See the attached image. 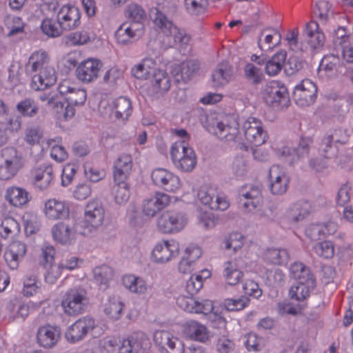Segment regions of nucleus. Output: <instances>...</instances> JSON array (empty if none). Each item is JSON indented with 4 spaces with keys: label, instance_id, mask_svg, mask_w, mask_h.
<instances>
[{
    "label": "nucleus",
    "instance_id": "nucleus-60",
    "mask_svg": "<svg viewBox=\"0 0 353 353\" xmlns=\"http://www.w3.org/2000/svg\"><path fill=\"white\" fill-rule=\"evenodd\" d=\"M199 223L205 229H211L214 228L219 221L218 216L210 212L200 211L197 216Z\"/></svg>",
    "mask_w": 353,
    "mask_h": 353
},
{
    "label": "nucleus",
    "instance_id": "nucleus-64",
    "mask_svg": "<svg viewBox=\"0 0 353 353\" xmlns=\"http://www.w3.org/2000/svg\"><path fill=\"white\" fill-rule=\"evenodd\" d=\"M244 344L249 352H258L262 350L263 347V340L262 338L258 337L253 332L247 334L245 336Z\"/></svg>",
    "mask_w": 353,
    "mask_h": 353
},
{
    "label": "nucleus",
    "instance_id": "nucleus-59",
    "mask_svg": "<svg viewBox=\"0 0 353 353\" xmlns=\"http://www.w3.org/2000/svg\"><path fill=\"white\" fill-rule=\"evenodd\" d=\"M54 15L52 12L46 10V18H50L48 25H46V35L50 37H57L60 36L63 30H65L62 27V25L59 23V20L56 19V21L52 19Z\"/></svg>",
    "mask_w": 353,
    "mask_h": 353
},
{
    "label": "nucleus",
    "instance_id": "nucleus-31",
    "mask_svg": "<svg viewBox=\"0 0 353 353\" xmlns=\"http://www.w3.org/2000/svg\"><path fill=\"white\" fill-rule=\"evenodd\" d=\"M243 264L240 259L228 261L223 264V277L227 285L235 286L243 277Z\"/></svg>",
    "mask_w": 353,
    "mask_h": 353
},
{
    "label": "nucleus",
    "instance_id": "nucleus-33",
    "mask_svg": "<svg viewBox=\"0 0 353 353\" xmlns=\"http://www.w3.org/2000/svg\"><path fill=\"white\" fill-rule=\"evenodd\" d=\"M26 254V246L21 242H12L4 253V259L11 270H17Z\"/></svg>",
    "mask_w": 353,
    "mask_h": 353
},
{
    "label": "nucleus",
    "instance_id": "nucleus-45",
    "mask_svg": "<svg viewBox=\"0 0 353 353\" xmlns=\"http://www.w3.org/2000/svg\"><path fill=\"white\" fill-rule=\"evenodd\" d=\"M287 52L285 50H280L274 54L265 63V70L268 76L277 75L282 70L286 60Z\"/></svg>",
    "mask_w": 353,
    "mask_h": 353
},
{
    "label": "nucleus",
    "instance_id": "nucleus-18",
    "mask_svg": "<svg viewBox=\"0 0 353 353\" xmlns=\"http://www.w3.org/2000/svg\"><path fill=\"white\" fill-rule=\"evenodd\" d=\"M96 327L95 320L88 316L81 317L70 325L65 332L66 341L75 343L82 341Z\"/></svg>",
    "mask_w": 353,
    "mask_h": 353
},
{
    "label": "nucleus",
    "instance_id": "nucleus-34",
    "mask_svg": "<svg viewBox=\"0 0 353 353\" xmlns=\"http://www.w3.org/2000/svg\"><path fill=\"white\" fill-rule=\"evenodd\" d=\"M111 114L123 121H127L132 112V105L130 99L125 97H120L113 99L109 103Z\"/></svg>",
    "mask_w": 353,
    "mask_h": 353
},
{
    "label": "nucleus",
    "instance_id": "nucleus-54",
    "mask_svg": "<svg viewBox=\"0 0 353 353\" xmlns=\"http://www.w3.org/2000/svg\"><path fill=\"white\" fill-rule=\"evenodd\" d=\"M314 253L319 257L329 259L334 254V245L331 241H323L316 243L313 247Z\"/></svg>",
    "mask_w": 353,
    "mask_h": 353
},
{
    "label": "nucleus",
    "instance_id": "nucleus-52",
    "mask_svg": "<svg viewBox=\"0 0 353 353\" xmlns=\"http://www.w3.org/2000/svg\"><path fill=\"white\" fill-rule=\"evenodd\" d=\"M249 304V299L245 296L238 298H227L222 302V307L228 311L236 312L242 310Z\"/></svg>",
    "mask_w": 353,
    "mask_h": 353
},
{
    "label": "nucleus",
    "instance_id": "nucleus-9",
    "mask_svg": "<svg viewBox=\"0 0 353 353\" xmlns=\"http://www.w3.org/2000/svg\"><path fill=\"white\" fill-rule=\"evenodd\" d=\"M88 303L85 290L72 288L67 290L63 295L61 306L65 315L76 316L84 312Z\"/></svg>",
    "mask_w": 353,
    "mask_h": 353
},
{
    "label": "nucleus",
    "instance_id": "nucleus-62",
    "mask_svg": "<svg viewBox=\"0 0 353 353\" xmlns=\"http://www.w3.org/2000/svg\"><path fill=\"white\" fill-rule=\"evenodd\" d=\"M48 145L51 148L50 156L53 159L61 162L66 159L67 152L63 147L59 145V139L48 141Z\"/></svg>",
    "mask_w": 353,
    "mask_h": 353
},
{
    "label": "nucleus",
    "instance_id": "nucleus-58",
    "mask_svg": "<svg viewBox=\"0 0 353 353\" xmlns=\"http://www.w3.org/2000/svg\"><path fill=\"white\" fill-rule=\"evenodd\" d=\"M245 77L254 84L260 83L263 79V72L261 66L253 63L245 65L244 68Z\"/></svg>",
    "mask_w": 353,
    "mask_h": 353
},
{
    "label": "nucleus",
    "instance_id": "nucleus-38",
    "mask_svg": "<svg viewBox=\"0 0 353 353\" xmlns=\"http://www.w3.org/2000/svg\"><path fill=\"white\" fill-rule=\"evenodd\" d=\"M69 205L63 201L52 199L46 201V216L48 219H65L69 216Z\"/></svg>",
    "mask_w": 353,
    "mask_h": 353
},
{
    "label": "nucleus",
    "instance_id": "nucleus-11",
    "mask_svg": "<svg viewBox=\"0 0 353 353\" xmlns=\"http://www.w3.org/2000/svg\"><path fill=\"white\" fill-rule=\"evenodd\" d=\"M150 177L152 183L166 192L177 193L183 186L180 176L175 172L163 168L152 170Z\"/></svg>",
    "mask_w": 353,
    "mask_h": 353
},
{
    "label": "nucleus",
    "instance_id": "nucleus-2",
    "mask_svg": "<svg viewBox=\"0 0 353 353\" xmlns=\"http://www.w3.org/2000/svg\"><path fill=\"white\" fill-rule=\"evenodd\" d=\"M61 97L67 101L65 105L61 97H52L48 101V107L56 119L61 122L71 119L75 114L72 105L81 106L84 105L87 99L85 89L77 86L69 81H61L58 87Z\"/></svg>",
    "mask_w": 353,
    "mask_h": 353
},
{
    "label": "nucleus",
    "instance_id": "nucleus-37",
    "mask_svg": "<svg viewBox=\"0 0 353 353\" xmlns=\"http://www.w3.org/2000/svg\"><path fill=\"white\" fill-rule=\"evenodd\" d=\"M148 341L142 332H137L124 339L119 347V353H138L142 345Z\"/></svg>",
    "mask_w": 353,
    "mask_h": 353
},
{
    "label": "nucleus",
    "instance_id": "nucleus-36",
    "mask_svg": "<svg viewBox=\"0 0 353 353\" xmlns=\"http://www.w3.org/2000/svg\"><path fill=\"white\" fill-rule=\"evenodd\" d=\"M14 154L9 159H6L3 164L0 165V179L9 180L13 178L23 166V158L17 154L15 150Z\"/></svg>",
    "mask_w": 353,
    "mask_h": 353
},
{
    "label": "nucleus",
    "instance_id": "nucleus-30",
    "mask_svg": "<svg viewBox=\"0 0 353 353\" xmlns=\"http://www.w3.org/2000/svg\"><path fill=\"white\" fill-rule=\"evenodd\" d=\"M281 42V34L277 28H265L258 37L259 48L263 52L272 51Z\"/></svg>",
    "mask_w": 353,
    "mask_h": 353
},
{
    "label": "nucleus",
    "instance_id": "nucleus-13",
    "mask_svg": "<svg viewBox=\"0 0 353 353\" xmlns=\"http://www.w3.org/2000/svg\"><path fill=\"white\" fill-rule=\"evenodd\" d=\"M55 252L53 247L46 245V270L50 269L46 274V282L53 283L61 275L62 269L72 270L79 266V260L76 256H70L65 263H61L59 265L53 264Z\"/></svg>",
    "mask_w": 353,
    "mask_h": 353
},
{
    "label": "nucleus",
    "instance_id": "nucleus-14",
    "mask_svg": "<svg viewBox=\"0 0 353 353\" xmlns=\"http://www.w3.org/2000/svg\"><path fill=\"white\" fill-rule=\"evenodd\" d=\"M268 188L273 195H283L289 188L290 176L286 169L279 165H272L268 172Z\"/></svg>",
    "mask_w": 353,
    "mask_h": 353
},
{
    "label": "nucleus",
    "instance_id": "nucleus-19",
    "mask_svg": "<svg viewBox=\"0 0 353 353\" xmlns=\"http://www.w3.org/2000/svg\"><path fill=\"white\" fill-rule=\"evenodd\" d=\"M239 201L245 212L254 211L263 203L261 188L254 184L242 186L239 191Z\"/></svg>",
    "mask_w": 353,
    "mask_h": 353
},
{
    "label": "nucleus",
    "instance_id": "nucleus-51",
    "mask_svg": "<svg viewBox=\"0 0 353 353\" xmlns=\"http://www.w3.org/2000/svg\"><path fill=\"white\" fill-rule=\"evenodd\" d=\"M290 273L296 281H305L307 279H315L310 269L303 263L294 262L290 267Z\"/></svg>",
    "mask_w": 353,
    "mask_h": 353
},
{
    "label": "nucleus",
    "instance_id": "nucleus-8",
    "mask_svg": "<svg viewBox=\"0 0 353 353\" xmlns=\"http://www.w3.org/2000/svg\"><path fill=\"white\" fill-rule=\"evenodd\" d=\"M104 219L105 209L101 201L99 199L88 201L84 208L81 234L87 235L95 232L102 226Z\"/></svg>",
    "mask_w": 353,
    "mask_h": 353
},
{
    "label": "nucleus",
    "instance_id": "nucleus-28",
    "mask_svg": "<svg viewBox=\"0 0 353 353\" xmlns=\"http://www.w3.org/2000/svg\"><path fill=\"white\" fill-rule=\"evenodd\" d=\"M133 167L132 157L130 154L120 155L114 162L113 177L114 183H124L129 179Z\"/></svg>",
    "mask_w": 353,
    "mask_h": 353
},
{
    "label": "nucleus",
    "instance_id": "nucleus-47",
    "mask_svg": "<svg viewBox=\"0 0 353 353\" xmlns=\"http://www.w3.org/2000/svg\"><path fill=\"white\" fill-rule=\"evenodd\" d=\"M211 276V272L208 269H203L199 273L191 275L186 283V290L190 295H194L202 288L203 281Z\"/></svg>",
    "mask_w": 353,
    "mask_h": 353
},
{
    "label": "nucleus",
    "instance_id": "nucleus-63",
    "mask_svg": "<svg viewBox=\"0 0 353 353\" xmlns=\"http://www.w3.org/2000/svg\"><path fill=\"white\" fill-rule=\"evenodd\" d=\"M299 30L297 27H294L287 31L284 41L288 47L293 51H297L301 49V43L299 39Z\"/></svg>",
    "mask_w": 353,
    "mask_h": 353
},
{
    "label": "nucleus",
    "instance_id": "nucleus-46",
    "mask_svg": "<svg viewBox=\"0 0 353 353\" xmlns=\"http://www.w3.org/2000/svg\"><path fill=\"white\" fill-rule=\"evenodd\" d=\"M264 259L270 263L285 266L290 260L287 250L281 248H268L263 254Z\"/></svg>",
    "mask_w": 353,
    "mask_h": 353
},
{
    "label": "nucleus",
    "instance_id": "nucleus-32",
    "mask_svg": "<svg viewBox=\"0 0 353 353\" xmlns=\"http://www.w3.org/2000/svg\"><path fill=\"white\" fill-rule=\"evenodd\" d=\"M182 332L185 338L193 341L205 342L209 339L207 327L194 320L188 321L182 325Z\"/></svg>",
    "mask_w": 353,
    "mask_h": 353
},
{
    "label": "nucleus",
    "instance_id": "nucleus-53",
    "mask_svg": "<svg viewBox=\"0 0 353 353\" xmlns=\"http://www.w3.org/2000/svg\"><path fill=\"white\" fill-rule=\"evenodd\" d=\"M89 40V34L85 30L73 32L64 37L65 44L69 46H82L87 43Z\"/></svg>",
    "mask_w": 353,
    "mask_h": 353
},
{
    "label": "nucleus",
    "instance_id": "nucleus-4",
    "mask_svg": "<svg viewBox=\"0 0 353 353\" xmlns=\"http://www.w3.org/2000/svg\"><path fill=\"white\" fill-rule=\"evenodd\" d=\"M132 75L141 80H150L156 94H161L170 88V81L165 70L157 68V61L153 58L145 57L131 69Z\"/></svg>",
    "mask_w": 353,
    "mask_h": 353
},
{
    "label": "nucleus",
    "instance_id": "nucleus-26",
    "mask_svg": "<svg viewBox=\"0 0 353 353\" xmlns=\"http://www.w3.org/2000/svg\"><path fill=\"white\" fill-rule=\"evenodd\" d=\"M79 226L71 228L64 223H58L52 229L53 239L62 245H70L81 234Z\"/></svg>",
    "mask_w": 353,
    "mask_h": 353
},
{
    "label": "nucleus",
    "instance_id": "nucleus-39",
    "mask_svg": "<svg viewBox=\"0 0 353 353\" xmlns=\"http://www.w3.org/2000/svg\"><path fill=\"white\" fill-rule=\"evenodd\" d=\"M308 45L312 49H318L323 46L325 37L323 32L319 29V24L311 21L306 23L304 29Z\"/></svg>",
    "mask_w": 353,
    "mask_h": 353
},
{
    "label": "nucleus",
    "instance_id": "nucleus-25",
    "mask_svg": "<svg viewBox=\"0 0 353 353\" xmlns=\"http://www.w3.org/2000/svg\"><path fill=\"white\" fill-rule=\"evenodd\" d=\"M171 201V196L165 192H157L154 196L143 202L142 212L146 216L153 217L165 208Z\"/></svg>",
    "mask_w": 353,
    "mask_h": 353
},
{
    "label": "nucleus",
    "instance_id": "nucleus-55",
    "mask_svg": "<svg viewBox=\"0 0 353 353\" xmlns=\"http://www.w3.org/2000/svg\"><path fill=\"white\" fill-rule=\"evenodd\" d=\"M113 274V270L107 265L96 267L93 270L94 278L100 285H106L112 279Z\"/></svg>",
    "mask_w": 353,
    "mask_h": 353
},
{
    "label": "nucleus",
    "instance_id": "nucleus-22",
    "mask_svg": "<svg viewBox=\"0 0 353 353\" xmlns=\"http://www.w3.org/2000/svg\"><path fill=\"white\" fill-rule=\"evenodd\" d=\"M317 93L316 84L310 79H305L299 82L294 88L293 98L296 104L301 107L312 104Z\"/></svg>",
    "mask_w": 353,
    "mask_h": 353
},
{
    "label": "nucleus",
    "instance_id": "nucleus-5",
    "mask_svg": "<svg viewBox=\"0 0 353 353\" xmlns=\"http://www.w3.org/2000/svg\"><path fill=\"white\" fill-rule=\"evenodd\" d=\"M152 19L155 26L165 35L168 47H176L183 54L191 51L190 37L183 30L174 26L162 12L156 10Z\"/></svg>",
    "mask_w": 353,
    "mask_h": 353
},
{
    "label": "nucleus",
    "instance_id": "nucleus-40",
    "mask_svg": "<svg viewBox=\"0 0 353 353\" xmlns=\"http://www.w3.org/2000/svg\"><path fill=\"white\" fill-rule=\"evenodd\" d=\"M316 287L315 279H307L304 281H297L296 283L291 286L289 295L291 299L298 301L306 299L310 292Z\"/></svg>",
    "mask_w": 353,
    "mask_h": 353
},
{
    "label": "nucleus",
    "instance_id": "nucleus-57",
    "mask_svg": "<svg viewBox=\"0 0 353 353\" xmlns=\"http://www.w3.org/2000/svg\"><path fill=\"white\" fill-rule=\"evenodd\" d=\"M125 16L132 21L130 23L143 24L146 14L141 6L136 3H131L126 8Z\"/></svg>",
    "mask_w": 353,
    "mask_h": 353
},
{
    "label": "nucleus",
    "instance_id": "nucleus-41",
    "mask_svg": "<svg viewBox=\"0 0 353 353\" xmlns=\"http://www.w3.org/2000/svg\"><path fill=\"white\" fill-rule=\"evenodd\" d=\"M197 61L189 60L180 64H174L172 67L171 72L177 81H188L192 75L198 70Z\"/></svg>",
    "mask_w": 353,
    "mask_h": 353
},
{
    "label": "nucleus",
    "instance_id": "nucleus-6",
    "mask_svg": "<svg viewBox=\"0 0 353 353\" xmlns=\"http://www.w3.org/2000/svg\"><path fill=\"white\" fill-rule=\"evenodd\" d=\"M58 8L57 0H46V10L56 16L65 30H70L79 26L81 12L79 9L71 4L63 5Z\"/></svg>",
    "mask_w": 353,
    "mask_h": 353
},
{
    "label": "nucleus",
    "instance_id": "nucleus-61",
    "mask_svg": "<svg viewBox=\"0 0 353 353\" xmlns=\"http://www.w3.org/2000/svg\"><path fill=\"white\" fill-rule=\"evenodd\" d=\"M117 189L114 193V199L117 204L125 203L130 198V186L127 181L124 183H115Z\"/></svg>",
    "mask_w": 353,
    "mask_h": 353
},
{
    "label": "nucleus",
    "instance_id": "nucleus-21",
    "mask_svg": "<svg viewBox=\"0 0 353 353\" xmlns=\"http://www.w3.org/2000/svg\"><path fill=\"white\" fill-rule=\"evenodd\" d=\"M312 140L310 137H302L300 140L299 147L292 149L290 145H283L276 148V155L290 164H294L299 159L307 157L310 152V145Z\"/></svg>",
    "mask_w": 353,
    "mask_h": 353
},
{
    "label": "nucleus",
    "instance_id": "nucleus-17",
    "mask_svg": "<svg viewBox=\"0 0 353 353\" xmlns=\"http://www.w3.org/2000/svg\"><path fill=\"white\" fill-rule=\"evenodd\" d=\"M311 210V204L307 201H299L292 203L281 220V226L284 228H294L310 214Z\"/></svg>",
    "mask_w": 353,
    "mask_h": 353
},
{
    "label": "nucleus",
    "instance_id": "nucleus-12",
    "mask_svg": "<svg viewBox=\"0 0 353 353\" xmlns=\"http://www.w3.org/2000/svg\"><path fill=\"white\" fill-rule=\"evenodd\" d=\"M214 187L209 184L201 185L197 190V199L211 210L224 211L230 206V202L224 194H216Z\"/></svg>",
    "mask_w": 353,
    "mask_h": 353
},
{
    "label": "nucleus",
    "instance_id": "nucleus-43",
    "mask_svg": "<svg viewBox=\"0 0 353 353\" xmlns=\"http://www.w3.org/2000/svg\"><path fill=\"white\" fill-rule=\"evenodd\" d=\"M232 75V65L228 62H221L217 65V68L212 74L213 86H223L231 80Z\"/></svg>",
    "mask_w": 353,
    "mask_h": 353
},
{
    "label": "nucleus",
    "instance_id": "nucleus-23",
    "mask_svg": "<svg viewBox=\"0 0 353 353\" xmlns=\"http://www.w3.org/2000/svg\"><path fill=\"white\" fill-rule=\"evenodd\" d=\"M194 295H180L176 298V305L185 312L195 314H210L213 310V303L210 300L196 301Z\"/></svg>",
    "mask_w": 353,
    "mask_h": 353
},
{
    "label": "nucleus",
    "instance_id": "nucleus-44",
    "mask_svg": "<svg viewBox=\"0 0 353 353\" xmlns=\"http://www.w3.org/2000/svg\"><path fill=\"white\" fill-rule=\"evenodd\" d=\"M6 199L12 206L21 207L28 201V192L23 188L12 186L6 190Z\"/></svg>",
    "mask_w": 353,
    "mask_h": 353
},
{
    "label": "nucleus",
    "instance_id": "nucleus-24",
    "mask_svg": "<svg viewBox=\"0 0 353 353\" xmlns=\"http://www.w3.org/2000/svg\"><path fill=\"white\" fill-rule=\"evenodd\" d=\"M143 25L136 23H123L117 29L114 37L119 45H127L137 40L143 33Z\"/></svg>",
    "mask_w": 353,
    "mask_h": 353
},
{
    "label": "nucleus",
    "instance_id": "nucleus-42",
    "mask_svg": "<svg viewBox=\"0 0 353 353\" xmlns=\"http://www.w3.org/2000/svg\"><path fill=\"white\" fill-rule=\"evenodd\" d=\"M124 303L117 296L108 298L103 305V312L108 319L118 321L121 319L124 309Z\"/></svg>",
    "mask_w": 353,
    "mask_h": 353
},
{
    "label": "nucleus",
    "instance_id": "nucleus-56",
    "mask_svg": "<svg viewBox=\"0 0 353 353\" xmlns=\"http://www.w3.org/2000/svg\"><path fill=\"white\" fill-rule=\"evenodd\" d=\"M16 108L21 115L24 117H34L39 110L37 105L30 99L22 100L17 105Z\"/></svg>",
    "mask_w": 353,
    "mask_h": 353
},
{
    "label": "nucleus",
    "instance_id": "nucleus-29",
    "mask_svg": "<svg viewBox=\"0 0 353 353\" xmlns=\"http://www.w3.org/2000/svg\"><path fill=\"white\" fill-rule=\"evenodd\" d=\"M202 250L196 245H189L179 263V271L183 274L190 273L195 269L196 261L201 256Z\"/></svg>",
    "mask_w": 353,
    "mask_h": 353
},
{
    "label": "nucleus",
    "instance_id": "nucleus-49",
    "mask_svg": "<svg viewBox=\"0 0 353 353\" xmlns=\"http://www.w3.org/2000/svg\"><path fill=\"white\" fill-rule=\"evenodd\" d=\"M20 232L18 222L10 216L0 219V236L3 239H12Z\"/></svg>",
    "mask_w": 353,
    "mask_h": 353
},
{
    "label": "nucleus",
    "instance_id": "nucleus-3",
    "mask_svg": "<svg viewBox=\"0 0 353 353\" xmlns=\"http://www.w3.org/2000/svg\"><path fill=\"white\" fill-rule=\"evenodd\" d=\"M172 134L179 139L170 148V157L173 165L182 172H192L197 164V157L189 145L190 135L184 129H174Z\"/></svg>",
    "mask_w": 353,
    "mask_h": 353
},
{
    "label": "nucleus",
    "instance_id": "nucleus-35",
    "mask_svg": "<svg viewBox=\"0 0 353 353\" xmlns=\"http://www.w3.org/2000/svg\"><path fill=\"white\" fill-rule=\"evenodd\" d=\"M123 287L131 293L142 295L145 294L149 286L145 279L133 274H126L121 277Z\"/></svg>",
    "mask_w": 353,
    "mask_h": 353
},
{
    "label": "nucleus",
    "instance_id": "nucleus-48",
    "mask_svg": "<svg viewBox=\"0 0 353 353\" xmlns=\"http://www.w3.org/2000/svg\"><path fill=\"white\" fill-rule=\"evenodd\" d=\"M340 64V59L338 56L330 54L325 55L319 64V72L327 77L336 75L337 68Z\"/></svg>",
    "mask_w": 353,
    "mask_h": 353
},
{
    "label": "nucleus",
    "instance_id": "nucleus-50",
    "mask_svg": "<svg viewBox=\"0 0 353 353\" xmlns=\"http://www.w3.org/2000/svg\"><path fill=\"white\" fill-rule=\"evenodd\" d=\"M208 7V0H184L185 10L190 15H201L206 12Z\"/></svg>",
    "mask_w": 353,
    "mask_h": 353
},
{
    "label": "nucleus",
    "instance_id": "nucleus-7",
    "mask_svg": "<svg viewBox=\"0 0 353 353\" xmlns=\"http://www.w3.org/2000/svg\"><path fill=\"white\" fill-rule=\"evenodd\" d=\"M265 103L271 108L282 110L289 107L290 99L287 88L281 82L272 81L261 91Z\"/></svg>",
    "mask_w": 353,
    "mask_h": 353
},
{
    "label": "nucleus",
    "instance_id": "nucleus-20",
    "mask_svg": "<svg viewBox=\"0 0 353 353\" xmlns=\"http://www.w3.org/2000/svg\"><path fill=\"white\" fill-rule=\"evenodd\" d=\"M103 66V63L99 59L88 58L78 64L75 76L83 83H92L99 78Z\"/></svg>",
    "mask_w": 353,
    "mask_h": 353
},
{
    "label": "nucleus",
    "instance_id": "nucleus-10",
    "mask_svg": "<svg viewBox=\"0 0 353 353\" xmlns=\"http://www.w3.org/2000/svg\"><path fill=\"white\" fill-rule=\"evenodd\" d=\"M187 223L185 213L179 210L170 209L163 212L158 218L157 226L162 233L175 234L181 231Z\"/></svg>",
    "mask_w": 353,
    "mask_h": 353
},
{
    "label": "nucleus",
    "instance_id": "nucleus-16",
    "mask_svg": "<svg viewBox=\"0 0 353 353\" xmlns=\"http://www.w3.org/2000/svg\"><path fill=\"white\" fill-rule=\"evenodd\" d=\"M153 340L161 353H184L183 342L170 331L157 330Z\"/></svg>",
    "mask_w": 353,
    "mask_h": 353
},
{
    "label": "nucleus",
    "instance_id": "nucleus-15",
    "mask_svg": "<svg viewBox=\"0 0 353 353\" xmlns=\"http://www.w3.org/2000/svg\"><path fill=\"white\" fill-rule=\"evenodd\" d=\"M179 252V243L176 241L162 240L154 246L151 253V260L159 264L166 263L176 258Z\"/></svg>",
    "mask_w": 353,
    "mask_h": 353
},
{
    "label": "nucleus",
    "instance_id": "nucleus-27",
    "mask_svg": "<svg viewBox=\"0 0 353 353\" xmlns=\"http://www.w3.org/2000/svg\"><path fill=\"white\" fill-rule=\"evenodd\" d=\"M348 135L346 130L339 128L335 130L331 134H327L321 140L320 152L322 151V155L325 159L330 157L331 154H334L336 148L333 145V143L343 144L347 142Z\"/></svg>",
    "mask_w": 353,
    "mask_h": 353
},
{
    "label": "nucleus",
    "instance_id": "nucleus-1",
    "mask_svg": "<svg viewBox=\"0 0 353 353\" xmlns=\"http://www.w3.org/2000/svg\"><path fill=\"white\" fill-rule=\"evenodd\" d=\"M238 126V122L234 118L229 117L217 122L215 127L208 130L219 139H225L228 142L233 141L237 148L245 151L250 147L263 145L268 139L262 122L255 117H249L243 123L241 132L244 139Z\"/></svg>",
    "mask_w": 353,
    "mask_h": 353
}]
</instances>
